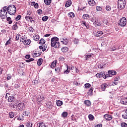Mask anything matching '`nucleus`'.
Masks as SVG:
<instances>
[{"label":"nucleus","mask_w":127,"mask_h":127,"mask_svg":"<svg viewBox=\"0 0 127 127\" xmlns=\"http://www.w3.org/2000/svg\"><path fill=\"white\" fill-rule=\"evenodd\" d=\"M7 6H4L3 8L0 10V17L2 18V19H4V18H6L7 17Z\"/></svg>","instance_id":"obj_1"},{"label":"nucleus","mask_w":127,"mask_h":127,"mask_svg":"<svg viewBox=\"0 0 127 127\" xmlns=\"http://www.w3.org/2000/svg\"><path fill=\"white\" fill-rule=\"evenodd\" d=\"M7 10L9 14L10 15H14L16 12V8L14 5H10L7 7Z\"/></svg>","instance_id":"obj_2"},{"label":"nucleus","mask_w":127,"mask_h":127,"mask_svg":"<svg viewBox=\"0 0 127 127\" xmlns=\"http://www.w3.org/2000/svg\"><path fill=\"white\" fill-rule=\"evenodd\" d=\"M126 6V0H118V7L120 9L125 8Z\"/></svg>","instance_id":"obj_3"},{"label":"nucleus","mask_w":127,"mask_h":127,"mask_svg":"<svg viewBox=\"0 0 127 127\" xmlns=\"http://www.w3.org/2000/svg\"><path fill=\"white\" fill-rule=\"evenodd\" d=\"M119 25L120 26H126L127 25V18L126 17H122L119 20Z\"/></svg>","instance_id":"obj_4"},{"label":"nucleus","mask_w":127,"mask_h":127,"mask_svg":"<svg viewBox=\"0 0 127 127\" xmlns=\"http://www.w3.org/2000/svg\"><path fill=\"white\" fill-rule=\"evenodd\" d=\"M59 40V39L56 37L52 38L51 40L52 47H54V46H55V44H56Z\"/></svg>","instance_id":"obj_5"},{"label":"nucleus","mask_w":127,"mask_h":127,"mask_svg":"<svg viewBox=\"0 0 127 127\" xmlns=\"http://www.w3.org/2000/svg\"><path fill=\"white\" fill-rule=\"evenodd\" d=\"M104 118L106 120V121H112V120H113V117L112 115L109 114H105Z\"/></svg>","instance_id":"obj_6"},{"label":"nucleus","mask_w":127,"mask_h":127,"mask_svg":"<svg viewBox=\"0 0 127 127\" xmlns=\"http://www.w3.org/2000/svg\"><path fill=\"white\" fill-rule=\"evenodd\" d=\"M17 108H18V110L20 111H22V110H23V108H24V104H23V103H19Z\"/></svg>","instance_id":"obj_7"},{"label":"nucleus","mask_w":127,"mask_h":127,"mask_svg":"<svg viewBox=\"0 0 127 127\" xmlns=\"http://www.w3.org/2000/svg\"><path fill=\"white\" fill-rule=\"evenodd\" d=\"M121 104L122 105H125V106L127 105V98L125 97L121 100Z\"/></svg>","instance_id":"obj_8"},{"label":"nucleus","mask_w":127,"mask_h":127,"mask_svg":"<svg viewBox=\"0 0 127 127\" xmlns=\"http://www.w3.org/2000/svg\"><path fill=\"white\" fill-rule=\"evenodd\" d=\"M103 76H105V72L104 71H102L99 73H98L96 74V76L97 78H102Z\"/></svg>","instance_id":"obj_9"},{"label":"nucleus","mask_w":127,"mask_h":127,"mask_svg":"<svg viewBox=\"0 0 127 127\" xmlns=\"http://www.w3.org/2000/svg\"><path fill=\"white\" fill-rule=\"evenodd\" d=\"M60 40L61 42L63 43V44H64L65 45H67V44H68V39L62 38Z\"/></svg>","instance_id":"obj_10"},{"label":"nucleus","mask_w":127,"mask_h":127,"mask_svg":"<svg viewBox=\"0 0 127 127\" xmlns=\"http://www.w3.org/2000/svg\"><path fill=\"white\" fill-rule=\"evenodd\" d=\"M94 35L97 37H100V36L103 35V32L102 31H99L95 33Z\"/></svg>","instance_id":"obj_11"},{"label":"nucleus","mask_w":127,"mask_h":127,"mask_svg":"<svg viewBox=\"0 0 127 127\" xmlns=\"http://www.w3.org/2000/svg\"><path fill=\"white\" fill-rule=\"evenodd\" d=\"M88 2L89 5H91V6H93V5L96 4V2H95V0H88Z\"/></svg>","instance_id":"obj_12"},{"label":"nucleus","mask_w":127,"mask_h":127,"mask_svg":"<svg viewBox=\"0 0 127 127\" xmlns=\"http://www.w3.org/2000/svg\"><path fill=\"white\" fill-rule=\"evenodd\" d=\"M93 24L95 25V26H100L101 25V22L98 20V19H96L93 22Z\"/></svg>","instance_id":"obj_13"},{"label":"nucleus","mask_w":127,"mask_h":127,"mask_svg":"<svg viewBox=\"0 0 127 127\" xmlns=\"http://www.w3.org/2000/svg\"><path fill=\"white\" fill-rule=\"evenodd\" d=\"M109 85H108V84L107 83H103V84L101 85V90L102 91H105L106 90V88L108 87Z\"/></svg>","instance_id":"obj_14"},{"label":"nucleus","mask_w":127,"mask_h":127,"mask_svg":"<svg viewBox=\"0 0 127 127\" xmlns=\"http://www.w3.org/2000/svg\"><path fill=\"white\" fill-rule=\"evenodd\" d=\"M108 74H110V75H111V76L113 77V76H114V75L117 74V71H116L115 70H109Z\"/></svg>","instance_id":"obj_15"},{"label":"nucleus","mask_w":127,"mask_h":127,"mask_svg":"<svg viewBox=\"0 0 127 127\" xmlns=\"http://www.w3.org/2000/svg\"><path fill=\"white\" fill-rule=\"evenodd\" d=\"M65 67L67 69L64 71V74H69V73H70V69H69V66H68V65H66Z\"/></svg>","instance_id":"obj_16"},{"label":"nucleus","mask_w":127,"mask_h":127,"mask_svg":"<svg viewBox=\"0 0 127 127\" xmlns=\"http://www.w3.org/2000/svg\"><path fill=\"white\" fill-rule=\"evenodd\" d=\"M31 42V41L29 39H28V40H24L23 43L24 45H29Z\"/></svg>","instance_id":"obj_17"},{"label":"nucleus","mask_w":127,"mask_h":127,"mask_svg":"<svg viewBox=\"0 0 127 127\" xmlns=\"http://www.w3.org/2000/svg\"><path fill=\"white\" fill-rule=\"evenodd\" d=\"M37 126H38V127H46V125H45V123L43 122L39 123L37 124Z\"/></svg>","instance_id":"obj_18"},{"label":"nucleus","mask_w":127,"mask_h":127,"mask_svg":"<svg viewBox=\"0 0 127 127\" xmlns=\"http://www.w3.org/2000/svg\"><path fill=\"white\" fill-rule=\"evenodd\" d=\"M56 104H57V106H58V107H61V106H62V105H63V102L61 101L60 100H58V101H57Z\"/></svg>","instance_id":"obj_19"},{"label":"nucleus","mask_w":127,"mask_h":127,"mask_svg":"<svg viewBox=\"0 0 127 127\" xmlns=\"http://www.w3.org/2000/svg\"><path fill=\"white\" fill-rule=\"evenodd\" d=\"M25 19L26 20H27V21H32L31 20L32 19V17H31V15L28 16V15H26L25 16Z\"/></svg>","instance_id":"obj_20"},{"label":"nucleus","mask_w":127,"mask_h":127,"mask_svg":"<svg viewBox=\"0 0 127 127\" xmlns=\"http://www.w3.org/2000/svg\"><path fill=\"white\" fill-rule=\"evenodd\" d=\"M56 64H57V61H54L51 64V68H54L55 66H56Z\"/></svg>","instance_id":"obj_21"},{"label":"nucleus","mask_w":127,"mask_h":127,"mask_svg":"<svg viewBox=\"0 0 127 127\" xmlns=\"http://www.w3.org/2000/svg\"><path fill=\"white\" fill-rule=\"evenodd\" d=\"M17 105V104H16V102L13 101V102L11 103V104L10 105V107H11V108L14 109L15 108H16Z\"/></svg>","instance_id":"obj_22"},{"label":"nucleus","mask_w":127,"mask_h":127,"mask_svg":"<svg viewBox=\"0 0 127 127\" xmlns=\"http://www.w3.org/2000/svg\"><path fill=\"white\" fill-rule=\"evenodd\" d=\"M68 50H69V49L66 47H64L62 49V51L64 53L68 52Z\"/></svg>","instance_id":"obj_23"},{"label":"nucleus","mask_w":127,"mask_h":127,"mask_svg":"<svg viewBox=\"0 0 127 127\" xmlns=\"http://www.w3.org/2000/svg\"><path fill=\"white\" fill-rule=\"evenodd\" d=\"M44 1L47 5H50V3H51L52 0H44Z\"/></svg>","instance_id":"obj_24"},{"label":"nucleus","mask_w":127,"mask_h":127,"mask_svg":"<svg viewBox=\"0 0 127 127\" xmlns=\"http://www.w3.org/2000/svg\"><path fill=\"white\" fill-rule=\"evenodd\" d=\"M44 100V96L41 95L40 97L38 98V101L40 103L42 101H43Z\"/></svg>","instance_id":"obj_25"},{"label":"nucleus","mask_w":127,"mask_h":127,"mask_svg":"<svg viewBox=\"0 0 127 127\" xmlns=\"http://www.w3.org/2000/svg\"><path fill=\"white\" fill-rule=\"evenodd\" d=\"M81 24L83 25V26H85V27H86V28H87V29H89V25H87V24L86 23V21H82Z\"/></svg>","instance_id":"obj_26"},{"label":"nucleus","mask_w":127,"mask_h":127,"mask_svg":"<svg viewBox=\"0 0 127 127\" xmlns=\"http://www.w3.org/2000/svg\"><path fill=\"white\" fill-rule=\"evenodd\" d=\"M84 104L86 106H87V107H89V106H91V102L89 100H85L84 101Z\"/></svg>","instance_id":"obj_27"},{"label":"nucleus","mask_w":127,"mask_h":127,"mask_svg":"<svg viewBox=\"0 0 127 127\" xmlns=\"http://www.w3.org/2000/svg\"><path fill=\"white\" fill-rule=\"evenodd\" d=\"M67 116H68V113L66 112H64L62 115V118H64V119H65V118H67Z\"/></svg>","instance_id":"obj_28"},{"label":"nucleus","mask_w":127,"mask_h":127,"mask_svg":"<svg viewBox=\"0 0 127 127\" xmlns=\"http://www.w3.org/2000/svg\"><path fill=\"white\" fill-rule=\"evenodd\" d=\"M42 62H43V60L42 59H39L37 61L38 66H40L42 64Z\"/></svg>","instance_id":"obj_29"},{"label":"nucleus","mask_w":127,"mask_h":127,"mask_svg":"<svg viewBox=\"0 0 127 127\" xmlns=\"http://www.w3.org/2000/svg\"><path fill=\"white\" fill-rule=\"evenodd\" d=\"M82 17L84 19H88L90 18V16L88 14H85L83 15Z\"/></svg>","instance_id":"obj_30"},{"label":"nucleus","mask_w":127,"mask_h":127,"mask_svg":"<svg viewBox=\"0 0 127 127\" xmlns=\"http://www.w3.org/2000/svg\"><path fill=\"white\" fill-rule=\"evenodd\" d=\"M54 47H55V48H59V47H60V43H59L58 41L57 42Z\"/></svg>","instance_id":"obj_31"},{"label":"nucleus","mask_w":127,"mask_h":127,"mask_svg":"<svg viewBox=\"0 0 127 127\" xmlns=\"http://www.w3.org/2000/svg\"><path fill=\"white\" fill-rule=\"evenodd\" d=\"M33 39L35 40V41H38L39 40V37L36 35H34L33 36Z\"/></svg>","instance_id":"obj_32"},{"label":"nucleus","mask_w":127,"mask_h":127,"mask_svg":"<svg viewBox=\"0 0 127 127\" xmlns=\"http://www.w3.org/2000/svg\"><path fill=\"white\" fill-rule=\"evenodd\" d=\"M13 96H9V97L8 98V101L9 103H11V102H13Z\"/></svg>","instance_id":"obj_33"},{"label":"nucleus","mask_w":127,"mask_h":127,"mask_svg":"<svg viewBox=\"0 0 127 127\" xmlns=\"http://www.w3.org/2000/svg\"><path fill=\"white\" fill-rule=\"evenodd\" d=\"M9 117L10 119H13L14 118V114L12 112L9 113Z\"/></svg>","instance_id":"obj_34"},{"label":"nucleus","mask_w":127,"mask_h":127,"mask_svg":"<svg viewBox=\"0 0 127 127\" xmlns=\"http://www.w3.org/2000/svg\"><path fill=\"white\" fill-rule=\"evenodd\" d=\"M59 62L60 63H62V62H64V60H65V58H64V57H61L59 59Z\"/></svg>","instance_id":"obj_35"},{"label":"nucleus","mask_w":127,"mask_h":127,"mask_svg":"<svg viewBox=\"0 0 127 127\" xmlns=\"http://www.w3.org/2000/svg\"><path fill=\"white\" fill-rule=\"evenodd\" d=\"M107 11H111V9H112V7L111 6L108 5L105 7Z\"/></svg>","instance_id":"obj_36"},{"label":"nucleus","mask_w":127,"mask_h":127,"mask_svg":"<svg viewBox=\"0 0 127 127\" xmlns=\"http://www.w3.org/2000/svg\"><path fill=\"white\" fill-rule=\"evenodd\" d=\"M11 18H10V17H8L6 18V20L7 21H8L9 24H11V23H12V21H11Z\"/></svg>","instance_id":"obj_37"},{"label":"nucleus","mask_w":127,"mask_h":127,"mask_svg":"<svg viewBox=\"0 0 127 127\" xmlns=\"http://www.w3.org/2000/svg\"><path fill=\"white\" fill-rule=\"evenodd\" d=\"M71 4H72V3H71V1H69L65 3V7H69V6L71 5Z\"/></svg>","instance_id":"obj_38"},{"label":"nucleus","mask_w":127,"mask_h":127,"mask_svg":"<svg viewBox=\"0 0 127 127\" xmlns=\"http://www.w3.org/2000/svg\"><path fill=\"white\" fill-rule=\"evenodd\" d=\"M26 126L27 127H32V123L28 122L26 124Z\"/></svg>","instance_id":"obj_39"},{"label":"nucleus","mask_w":127,"mask_h":127,"mask_svg":"<svg viewBox=\"0 0 127 127\" xmlns=\"http://www.w3.org/2000/svg\"><path fill=\"white\" fill-rule=\"evenodd\" d=\"M88 94L89 95V96H92L93 95V89H90L89 91L88 92Z\"/></svg>","instance_id":"obj_40"},{"label":"nucleus","mask_w":127,"mask_h":127,"mask_svg":"<svg viewBox=\"0 0 127 127\" xmlns=\"http://www.w3.org/2000/svg\"><path fill=\"white\" fill-rule=\"evenodd\" d=\"M69 17H74L75 16L74 13L71 12L68 14Z\"/></svg>","instance_id":"obj_41"},{"label":"nucleus","mask_w":127,"mask_h":127,"mask_svg":"<svg viewBox=\"0 0 127 127\" xmlns=\"http://www.w3.org/2000/svg\"><path fill=\"white\" fill-rule=\"evenodd\" d=\"M84 86L86 89H89V88L91 87V84H90L89 83H86L85 84Z\"/></svg>","instance_id":"obj_42"},{"label":"nucleus","mask_w":127,"mask_h":127,"mask_svg":"<svg viewBox=\"0 0 127 127\" xmlns=\"http://www.w3.org/2000/svg\"><path fill=\"white\" fill-rule=\"evenodd\" d=\"M11 43V38H9V39L5 43V45H8V44H10Z\"/></svg>","instance_id":"obj_43"},{"label":"nucleus","mask_w":127,"mask_h":127,"mask_svg":"<svg viewBox=\"0 0 127 127\" xmlns=\"http://www.w3.org/2000/svg\"><path fill=\"white\" fill-rule=\"evenodd\" d=\"M40 53H34L33 56L34 57H38V56H40Z\"/></svg>","instance_id":"obj_44"},{"label":"nucleus","mask_w":127,"mask_h":127,"mask_svg":"<svg viewBox=\"0 0 127 127\" xmlns=\"http://www.w3.org/2000/svg\"><path fill=\"white\" fill-rule=\"evenodd\" d=\"M40 44H44L45 43V40L44 39H42L40 40L39 42Z\"/></svg>","instance_id":"obj_45"},{"label":"nucleus","mask_w":127,"mask_h":127,"mask_svg":"<svg viewBox=\"0 0 127 127\" xmlns=\"http://www.w3.org/2000/svg\"><path fill=\"white\" fill-rule=\"evenodd\" d=\"M109 77H112V75L110 73L106 74V75L104 76V79H107V78Z\"/></svg>","instance_id":"obj_46"},{"label":"nucleus","mask_w":127,"mask_h":127,"mask_svg":"<svg viewBox=\"0 0 127 127\" xmlns=\"http://www.w3.org/2000/svg\"><path fill=\"white\" fill-rule=\"evenodd\" d=\"M73 42L74 44H78V43H79V40L78 39H74L73 40Z\"/></svg>","instance_id":"obj_47"},{"label":"nucleus","mask_w":127,"mask_h":127,"mask_svg":"<svg viewBox=\"0 0 127 127\" xmlns=\"http://www.w3.org/2000/svg\"><path fill=\"white\" fill-rule=\"evenodd\" d=\"M47 19H48V17L47 16H44L42 17L43 21H47Z\"/></svg>","instance_id":"obj_48"},{"label":"nucleus","mask_w":127,"mask_h":127,"mask_svg":"<svg viewBox=\"0 0 127 127\" xmlns=\"http://www.w3.org/2000/svg\"><path fill=\"white\" fill-rule=\"evenodd\" d=\"M88 119H89V120H94V116H93L92 115L90 114V115L88 116Z\"/></svg>","instance_id":"obj_49"},{"label":"nucleus","mask_w":127,"mask_h":127,"mask_svg":"<svg viewBox=\"0 0 127 127\" xmlns=\"http://www.w3.org/2000/svg\"><path fill=\"white\" fill-rule=\"evenodd\" d=\"M47 108H49V109H51V108H52L53 106L50 103H47Z\"/></svg>","instance_id":"obj_50"},{"label":"nucleus","mask_w":127,"mask_h":127,"mask_svg":"<svg viewBox=\"0 0 127 127\" xmlns=\"http://www.w3.org/2000/svg\"><path fill=\"white\" fill-rule=\"evenodd\" d=\"M122 127H127V124L126 123H122L121 124Z\"/></svg>","instance_id":"obj_51"},{"label":"nucleus","mask_w":127,"mask_h":127,"mask_svg":"<svg viewBox=\"0 0 127 127\" xmlns=\"http://www.w3.org/2000/svg\"><path fill=\"white\" fill-rule=\"evenodd\" d=\"M91 57H92L91 55H86L85 56V58L86 60H88V59H89V58H91Z\"/></svg>","instance_id":"obj_52"},{"label":"nucleus","mask_w":127,"mask_h":127,"mask_svg":"<svg viewBox=\"0 0 127 127\" xmlns=\"http://www.w3.org/2000/svg\"><path fill=\"white\" fill-rule=\"evenodd\" d=\"M20 35L19 34H17L16 36V38H15V39L17 41V40H19V38H20Z\"/></svg>","instance_id":"obj_53"},{"label":"nucleus","mask_w":127,"mask_h":127,"mask_svg":"<svg viewBox=\"0 0 127 127\" xmlns=\"http://www.w3.org/2000/svg\"><path fill=\"white\" fill-rule=\"evenodd\" d=\"M117 50V48H116V47L114 46L112 47V48H111L110 49V51H115V50Z\"/></svg>","instance_id":"obj_54"},{"label":"nucleus","mask_w":127,"mask_h":127,"mask_svg":"<svg viewBox=\"0 0 127 127\" xmlns=\"http://www.w3.org/2000/svg\"><path fill=\"white\" fill-rule=\"evenodd\" d=\"M24 40H24V37L21 36L20 37V41H21V42H24Z\"/></svg>","instance_id":"obj_55"},{"label":"nucleus","mask_w":127,"mask_h":127,"mask_svg":"<svg viewBox=\"0 0 127 127\" xmlns=\"http://www.w3.org/2000/svg\"><path fill=\"white\" fill-rule=\"evenodd\" d=\"M118 84H119V82L114 81V82L112 83V86H116V85H118Z\"/></svg>","instance_id":"obj_56"},{"label":"nucleus","mask_w":127,"mask_h":127,"mask_svg":"<svg viewBox=\"0 0 127 127\" xmlns=\"http://www.w3.org/2000/svg\"><path fill=\"white\" fill-rule=\"evenodd\" d=\"M20 18H21V16L20 15H18L16 18L15 20H19L20 19Z\"/></svg>","instance_id":"obj_57"},{"label":"nucleus","mask_w":127,"mask_h":127,"mask_svg":"<svg viewBox=\"0 0 127 127\" xmlns=\"http://www.w3.org/2000/svg\"><path fill=\"white\" fill-rule=\"evenodd\" d=\"M96 10H98V11H101L102 10V8L100 6H97Z\"/></svg>","instance_id":"obj_58"},{"label":"nucleus","mask_w":127,"mask_h":127,"mask_svg":"<svg viewBox=\"0 0 127 127\" xmlns=\"http://www.w3.org/2000/svg\"><path fill=\"white\" fill-rule=\"evenodd\" d=\"M7 80H10L11 79V75L10 74H7Z\"/></svg>","instance_id":"obj_59"},{"label":"nucleus","mask_w":127,"mask_h":127,"mask_svg":"<svg viewBox=\"0 0 127 127\" xmlns=\"http://www.w3.org/2000/svg\"><path fill=\"white\" fill-rule=\"evenodd\" d=\"M23 116H28V112H27V111H25V112H23Z\"/></svg>","instance_id":"obj_60"},{"label":"nucleus","mask_w":127,"mask_h":127,"mask_svg":"<svg viewBox=\"0 0 127 127\" xmlns=\"http://www.w3.org/2000/svg\"><path fill=\"white\" fill-rule=\"evenodd\" d=\"M55 71L56 72H59L60 71V67H57L55 68Z\"/></svg>","instance_id":"obj_61"},{"label":"nucleus","mask_w":127,"mask_h":127,"mask_svg":"<svg viewBox=\"0 0 127 127\" xmlns=\"http://www.w3.org/2000/svg\"><path fill=\"white\" fill-rule=\"evenodd\" d=\"M37 12L38 14H42V10L39 9L37 10Z\"/></svg>","instance_id":"obj_62"},{"label":"nucleus","mask_w":127,"mask_h":127,"mask_svg":"<svg viewBox=\"0 0 127 127\" xmlns=\"http://www.w3.org/2000/svg\"><path fill=\"white\" fill-rule=\"evenodd\" d=\"M27 15L30 16L31 15V11L30 10H28L26 12Z\"/></svg>","instance_id":"obj_63"},{"label":"nucleus","mask_w":127,"mask_h":127,"mask_svg":"<svg viewBox=\"0 0 127 127\" xmlns=\"http://www.w3.org/2000/svg\"><path fill=\"white\" fill-rule=\"evenodd\" d=\"M122 118H123V119H127V114L123 115Z\"/></svg>","instance_id":"obj_64"}]
</instances>
